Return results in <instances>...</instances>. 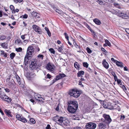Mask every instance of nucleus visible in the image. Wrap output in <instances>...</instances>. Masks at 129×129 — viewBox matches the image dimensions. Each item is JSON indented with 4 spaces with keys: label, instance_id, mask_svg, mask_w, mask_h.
Listing matches in <instances>:
<instances>
[{
    "label": "nucleus",
    "instance_id": "1",
    "mask_svg": "<svg viewBox=\"0 0 129 129\" xmlns=\"http://www.w3.org/2000/svg\"><path fill=\"white\" fill-rule=\"evenodd\" d=\"M78 108V104L75 101H71L69 103L68 106V110L71 113H74Z\"/></svg>",
    "mask_w": 129,
    "mask_h": 129
},
{
    "label": "nucleus",
    "instance_id": "2",
    "mask_svg": "<svg viewBox=\"0 0 129 129\" xmlns=\"http://www.w3.org/2000/svg\"><path fill=\"white\" fill-rule=\"evenodd\" d=\"M69 94L71 96L77 98L79 96L80 92L76 90L73 89L70 91Z\"/></svg>",
    "mask_w": 129,
    "mask_h": 129
},
{
    "label": "nucleus",
    "instance_id": "3",
    "mask_svg": "<svg viewBox=\"0 0 129 129\" xmlns=\"http://www.w3.org/2000/svg\"><path fill=\"white\" fill-rule=\"evenodd\" d=\"M0 97L3 100L8 102H10L11 99L7 96L4 92H0Z\"/></svg>",
    "mask_w": 129,
    "mask_h": 129
},
{
    "label": "nucleus",
    "instance_id": "4",
    "mask_svg": "<svg viewBox=\"0 0 129 129\" xmlns=\"http://www.w3.org/2000/svg\"><path fill=\"white\" fill-rule=\"evenodd\" d=\"M103 117L104 118V122L106 124H109L111 122L112 119L109 115L104 114L103 115Z\"/></svg>",
    "mask_w": 129,
    "mask_h": 129
},
{
    "label": "nucleus",
    "instance_id": "5",
    "mask_svg": "<svg viewBox=\"0 0 129 129\" xmlns=\"http://www.w3.org/2000/svg\"><path fill=\"white\" fill-rule=\"evenodd\" d=\"M30 67L32 70L38 68V65H37V61L36 59H34L32 60Z\"/></svg>",
    "mask_w": 129,
    "mask_h": 129
},
{
    "label": "nucleus",
    "instance_id": "6",
    "mask_svg": "<svg viewBox=\"0 0 129 129\" xmlns=\"http://www.w3.org/2000/svg\"><path fill=\"white\" fill-rule=\"evenodd\" d=\"M96 127V125L95 123L89 122L87 123L86 125L85 128L87 129H94Z\"/></svg>",
    "mask_w": 129,
    "mask_h": 129
},
{
    "label": "nucleus",
    "instance_id": "7",
    "mask_svg": "<svg viewBox=\"0 0 129 129\" xmlns=\"http://www.w3.org/2000/svg\"><path fill=\"white\" fill-rule=\"evenodd\" d=\"M54 65L50 63H48L46 66V69L52 72H54Z\"/></svg>",
    "mask_w": 129,
    "mask_h": 129
},
{
    "label": "nucleus",
    "instance_id": "8",
    "mask_svg": "<svg viewBox=\"0 0 129 129\" xmlns=\"http://www.w3.org/2000/svg\"><path fill=\"white\" fill-rule=\"evenodd\" d=\"M66 76V75L64 74H59L53 80L52 83H54L56 81L62 78H63Z\"/></svg>",
    "mask_w": 129,
    "mask_h": 129
},
{
    "label": "nucleus",
    "instance_id": "9",
    "mask_svg": "<svg viewBox=\"0 0 129 129\" xmlns=\"http://www.w3.org/2000/svg\"><path fill=\"white\" fill-rule=\"evenodd\" d=\"M34 52V49L33 46H29L27 48L26 55L31 56Z\"/></svg>",
    "mask_w": 129,
    "mask_h": 129
},
{
    "label": "nucleus",
    "instance_id": "10",
    "mask_svg": "<svg viewBox=\"0 0 129 129\" xmlns=\"http://www.w3.org/2000/svg\"><path fill=\"white\" fill-rule=\"evenodd\" d=\"M34 30L36 32L39 34H40L42 33V31L39 27L36 25H33L32 26Z\"/></svg>",
    "mask_w": 129,
    "mask_h": 129
},
{
    "label": "nucleus",
    "instance_id": "11",
    "mask_svg": "<svg viewBox=\"0 0 129 129\" xmlns=\"http://www.w3.org/2000/svg\"><path fill=\"white\" fill-rule=\"evenodd\" d=\"M34 96L36 99L39 101H41L43 99L41 95L38 93H35Z\"/></svg>",
    "mask_w": 129,
    "mask_h": 129
},
{
    "label": "nucleus",
    "instance_id": "12",
    "mask_svg": "<svg viewBox=\"0 0 129 129\" xmlns=\"http://www.w3.org/2000/svg\"><path fill=\"white\" fill-rule=\"evenodd\" d=\"M74 44L77 52H82V50L81 49L80 47L78 45L76 42L74 43Z\"/></svg>",
    "mask_w": 129,
    "mask_h": 129
},
{
    "label": "nucleus",
    "instance_id": "13",
    "mask_svg": "<svg viewBox=\"0 0 129 129\" xmlns=\"http://www.w3.org/2000/svg\"><path fill=\"white\" fill-rule=\"evenodd\" d=\"M102 64L104 67L106 69H108L109 68V64L106 61V60L105 59H104L103 60L102 62Z\"/></svg>",
    "mask_w": 129,
    "mask_h": 129
},
{
    "label": "nucleus",
    "instance_id": "14",
    "mask_svg": "<svg viewBox=\"0 0 129 129\" xmlns=\"http://www.w3.org/2000/svg\"><path fill=\"white\" fill-rule=\"evenodd\" d=\"M98 126L100 129H104L106 128L105 124L103 122H101L99 123Z\"/></svg>",
    "mask_w": 129,
    "mask_h": 129
},
{
    "label": "nucleus",
    "instance_id": "15",
    "mask_svg": "<svg viewBox=\"0 0 129 129\" xmlns=\"http://www.w3.org/2000/svg\"><path fill=\"white\" fill-rule=\"evenodd\" d=\"M30 56L26 55L24 59V62L25 64H26L28 63V60L30 58Z\"/></svg>",
    "mask_w": 129,
    "mask_h": 129
},
{
    "label": "nucleus",
    "instance_id": "16",
    "mask_svg": "<svg viewBox=\"0 0 129 129\" xmlns=\"http://www.w3.org/2000/svg\"><path fill=\"white\" fill-rule=\"evenodd\" d=\"M69 121L67 119L64 118L61 125L68 126L69 124Z\"/></svg>",
    "mask_w": 129,
    "mask_h": 129
},
{
    "label": "nucleus",
    "instance_id": "17",
    "mask_svg": "<svg viewBox=\"0 0 129 129\" xmlns=\"http://www.w3.org/2000/svg\"><path fill=\"white\" fill-rule=\"evenodd\" d=\"M64 119V118L63 117H60L57 123L59 124L62 125Z\"/></svg>",
    "mask_w": 129,
    "mask_h": 129
},
{
    "label": "nucleus",
    "instance_id": "18",
    "mask_svg": "<svg viewBox=\"0 0 129 129\" xmlns=\"http://www.w3.org/2000/svg\"><path fill=\"white\" fill-rule=\"evenodd\" d=\"M4 112L5 114L9 117H12V115L11 114V112L10 110H8L7 109H5Z\"/></svg>",
    "mask_w": 129,
    "mask_h": 129
},
{
    "label": "nucleus",
    "instance_id": "19",
    "mask_svg": "<svg viewBox=\"0 0 129 129\" xmlns=\"http://www.w3.org/2000/svg\"><path fill=\"white\" fill-rule=\"evenodd\" d=\"M107 107H105V108H107L109 109H113V106L111 105L110 103H107Z\"/></svg>",
    "mask_w": 129,
    "mask_h": 129
},
{
    "label": "nucleus",
    "instance_id": "20",
    "mask_svg": "<svg viewBox=\"0 0 129 129\" xmlns=\"http://www.w3.org/2000/svg\"><path fill=\"white\" fill-rule=\"evenodd\" d=\"M118 15L119 16L122 17H127V15L126 14L122 12L119 13Z\"/></svg>",
    "mask_w": 129,
    "mask_h": 129
},
{
    "label": "nucleus",
    "instance_id": "21",
    "mask_svg": "<svg viewBox=\"0 0 129 129\" xmlns=\"http://www.w3.org/2000/svg\"><path fill=\"white\" fill-rule=\"evenodd\" d=\"M93 22L96 24L100 25L101 23L100 21L97 19H95L93 20Z\"/></svg>",
    "mask_w": 129,
    "mask_h": 129
},
{
    "label": "nucleus",
    "instance_id": "22",
    "mask_svg": "<svg viewBox=\"0 0 129 129\" xmlns=\"http://www.w3.org/2000/svg\"><path fill=\"white\" fill-rule=\"evenodd\" d=\"M1 45L3 48L5 49L7 48L8 46V44L5 42L1 43Z\"/></svg>",
    "mask_w": 129,
    "mask_h": 129
},
{
    "label": "nucleus",
    "instance_id": "23",
    "mask_svg": "<svg viewBox=\"0 0 129 129\" xmlns=\"http://www.w3.org/2000/svg\"><path fill=\"white\" fill-rule=\"evenodd\" d=\"M0 55H3L5 57L7 56L6 53H5L4 51L3 50H0Z\"/></svg>",
    "mask_w": 129,
    "mask_h": 129
},
{
    "label": "nucleus",
    "instance_id": "24",
    "mask_svg": "<svg viewBox=\"0 0 129 129\" xmlns=\"http://www.w3.org/2000/svg\"><path fill=\"white\" fill-rule=\"evenodd\" d=\"M19 120L23 122L24 123H25L27 122V119L24 117L22 116Z\"/></svg>",
    "mask_w": 129,
    "mask_h": 129
},
{
    "label": "nucleus",
    "instance_id": "25",
    "mask_svg": "<svg viewBox=\"0 0 129 129\" xmlns=\"http://www.w3.org/2000/svg\"><path fill=\"white\" fill-rule=\"evenodd\" d=\"M84 72L83 71H81L78 72L77 73V76L78 77H80L82 75H84Z\"/></svg>",
    "mask_w": 129,
    "mask_h": 129
},
{
    "label": "nucleus",
    "instance_id": "26",
    "mask_svg": "<svg viewBox=\"0 0 129 129\" xmlns=\"http://www.w3.org/2000/svg\"><path fill=\"white\" fill-rule=\"evenodd\" d=\"M116 64L118 66L122 67H123V63L121 62L116 61Z\"/></svg>",
    "mask_w": 129,
    "mask_h": 129
},
{
    "label": "nucleus",
    "instance_id": "27",
    "mask_svg": "<svg viewBox=\"0 0 129 129\" xmlns=\"http://www.w3.org/2000/svg\"><path fill=\"white\" fill-rule=\"evenodd\" d=\"M15 43L18 45H20L22 43L21 40L19 39H17L15 41Z\"/></svg>",
    "mask_w": 129,
    "mask_h": 129
},
{
    "label": "nucleus",
    "instance_id": "28",
    "mask_svg": "<svg viewBox=\"0 0 129 129\" xmlns=\"http://www.w3.org/2000/svg\"><path fill=\"white\" fill-rule=\"evenodd\" d=\"M74 66L75 68L77 69H79L80 67V65L77 62H76L74 63Z\"/></svg>",
    "mask_w": 129,
    "mask_h": 129
},
{
    "label": "nucleus",
    "instance_id": "29",
    "mask_svg": "<svg viewBox=\"0 0 129 129\" xmlns=\"http://www.w3.org/2000/svg\"><path fill=\"white\" fill-rule=\"evenodd\" d=\"M59 117L58 116H56L53 117V120L57 123Z\"/></svg>",
    "mask_w": 129,
    "mask_h": 129
},
{
    "label": "nucleus",
    "instance_id": "30",
    "mask_svg": "<svg viewBox=\"0 0 129 129\" xmlns=\"http://www.w3.org/2000/svg\"><path fill=\"white\" fill-rule=\"evenodd\" d=\"M37 13L35 12H33L32 13V15L34 17H35L36 18H38L39 16H38Z\"/></svg>",
    "mask_w": 129,
    "mask_h": 129
},
{
    "label": "nucleus",
    "instance_id": "31",
    "mask_svg": "<svg viewBox=\"0 0 129 129\" xmlns=\"http://www.w3.org/2000/svg\"><path fill=\"white\" fill-rule=\"evenodd\" d=\"M105 43L106 44H107V45L109 47L111 46V43L107 39L105 40Z\"/></svg>",
    "mask_w": 129,
    "mask_h": 129
},
{
    "label": "nucleus",
    "instance_id": "32",
    "mask_svg": "<svg viewBox=\"0 0 129 129\" xmlns=\"http://www.w3.org/2000/svg\"><path fill=\"white\" fill-rule=\"evenodd\" d=\"M119 86L124 91L127 90L126 87L123 85H122V84H121Z\"/></svg>",
    "mask_w": 129,
    "mask_h": 129
},
{
    "label": "nucleus",
    "instance_id": "33",
    "mask_svg": "<svg viewBox=\"0 0 129 129\" xmlns=\"http://www.w3.org/2000/svg\"><path fill=\"white\" fill-rule=\"evenodd\" d=\"M15 55V54L14 53H12L10 54V57L11 59H13Z\"/></svg>",
    "mask_w": 129,
    "mask_h": 129
},
{
    "label": "nucleus",
    "instance_id": "34",
    "mask_svg": "<svg viewBox=\"0 0 129 129\" xmlns=\"http://www.w3.org/2000/svg\"><path fill=\"white\" fill-rule=\"evenodd\" d=\"M35 76H36V74H35L34 73V74H33V73H31L30 74V76L29 77H27V78H29V79L30 80V78H33V77Z\"/></svg>",
    "mask_w": 129,
    "mask_h": 129
},
{
    "label": "nucleus",
    "instance_id": "35",
    "mask_svg": "<svg viewBox=\"0 0 129 129\" xmlns=\"http://www.w3.org/2000/svg\"><path fill=\"white\" fill-rule=\"evenodd\" d=\"M16 51L17 52H21L22 51V49L21 47L16 48L15 49Z\"/></svg>",
    "mask_w": 129,
    "mask_h": 129
},
{
    "label": "nucleus",
    "instance_id": "36",
    "mask_svg": "<svg viewBox=\"0 0 129 129\" xmlns=\"http://www.w3.org/2000/svg\"><path fill=\"white\" fill-rule=\"evenodd\" d=\"M83 65L84 67L87 68L88 66V64L86 62H84L83 63Z\"/></svg>",
    "mask_w": 129,
    "mask_h": 129
},
{
    "label": "nucleus",
    "instance_id": "37",
    "mask_svg": "<svg viewBox=\"0 0 129 129\" xmlns=\"http://www.w3.org/2000/svg\"><path fill=\"white\" fill-rule=\"evenodd\" d=\"M86 50L87 52L89 54L91 53L92 52V51L88 47L86 48Z\"/></svg>",
    "mask_w": 129,
    "mask_h": 129
},
{
    "label": "nucleus",
    "instance_id": "38",
    "mask_svg": "<svg viewBox=\"0 0 129 129\" xmlns=\"http://www.w3.org/2000/svg\"><path fill=\"white\" fill-rule=\"evenodd\" d=\"M49 51L52 53L54 54L55 53V51L53 48H50L49 49Z\"/></svg>",
    "mask_w": 129,
    "mask_h": 129
},
{
    "label": "nucleus",
    "instance_id": "39",
    "mask_svg": "<svg viewBox=\"0 0 129 129\" xmlns=\"http://www.w3.org/2000/svg\"><path fill=\"white\" fill-rule=\"evenodd\" d=\"M7 84L8 85L10 86H12L13 85V84L12 82L9 80H8V81H7Z\"/></svg>",
    "mask_w": 129,
    "mask_h": 129
},
{
    "label": "nucleus",
    "instance_id": "40",
    "mask_svg": "<svg viewBox=\"0 0 129 129\" xmlns=\"http://www.w3.org/2000/svg\"><path fill=\"white\" fill-rule=\"evenodd\" d=\"M29 121L31 123L33 124H35L36 123V121L33 118H31L29 119Z\"/></svg>",
    "mask_w": 129,
    "mask_h": 129
},
{
    "label": "nucleus",
    "instance_id": "41",
    "mask_svg": "<svg viewBox=\"0 0 129 129\" xmlns=\"http://www.w3.org/2000/svg\"><path fill=\"white\" fill-rule=\"evenodd\" d=\"M63 46H61L60 47H59L58 49V51L59 52H61L63 49Z\"/></svg>",
    "mask_w": 129,
    "mask_h": 129
},
{
    "label": "nucleus",
    "instance_id": "42",
    "mask_svg": "<svg viewBox=\"0 0 129 129\" xmlns=\"http://www.w3.org/2000/svg\"><path fill=\"white\" fill-rule=\"evenodd\" d=\"M6 37L4 35H2L0 36V39L2 40H4L6 39Z\"/></svg>",
    "mask_w": 129,
    "mask_h": 129
},
{
    "label": "nucleus",
    "instance_id": "43",
    "mask_svg": "<svg viewBox=\"0 0 129 129\" xmlns=\"http://www.w3.org/2000/svg\"><path fill=\"white\" fill-rule=\"evenodd\" d=\"M22 116H20L19 115V114H17L16 116V117L17 119L19 120L20 119L21 117Z\"/></svg>",
    "mask_w": 129,
    "mask_h": 129
},
{
    "label": "nucleus",
    "instance_id": "44",
    "mask_svg": "<svg viewBox=\"0 0 129 129\" xmlns=\"http://www.w3.org/2000/svg\"><path fill=\"white\" fill-rule=\"evenodd\" d=\"M37 57L38 58H41L42 60L43 59L44 56L42 54H39L38 56Z\"/></svg>",
    "mask_w": 129,
    "mask_h": 129
},
{
    "label": "nucleus",
    "instance_id": "45",
    "mask_svg": "<svg viewBox=\"0 0 129 129\" xmlns=\"http://www.w3.org/2000/svg\"><path fill=\"white\" fill-rule=\"evenodd\" d=\"M117 81L118 84V85H119V86L120 85L122 84L121 81L119 79L117 80Z\"/></svg>",
    "mask_w": 129,
    "mask_h": 129
},
{
    "label": "nucleus",
    "instance_id": "46",
    "mask_svg": "<svg viewBox=\"0 0 129 129\" xmlns=\"http://www.w3.org/2000/svg\"><path fill=\"white\" fill-rule=\"evenodd\" d=\"M10 8L12 12V11H13L14 10V6L13 5H11L10 7Z\"/></svg>",
    "mask_w": 129,
    "mask_h": 129
},
{
    "label": "nucleus",
    "instance_id": "47",
    "mask_svg": "<svg viewBox=\"0 0 129 129\" xmlns=\"http://www.w3.org/2000/svg\"><path fill=\"white\" fill-rule=\"evenodd\" d=\"M19 11V10L18 9H17L15 10H14L13 11H12V13L13 14H15L16 12H17Z\"/></svg>",
    "mask_w": 129,
    "mask_h": 129
},
{
    "label": "nucleus",
    "instance_id": "48",
    "mask_svg": "<svg viewBox=\"0 0 129 129\" xmlns=\"http://www.w3.org/2000/svg\"><path fill=\"white\" fill-rule=\"evenodd\" d=\"M22 17L23 18L26 19L28 17V15L26 14H25L24 15H22Z\"/></svg>",
    "mask_w": 129,
    "mask_h": 129
},
{
    "label": "nucleus",
    "instance_id": "49",
    "mask_svg": "<svg viewBox=\"0 0 129 129\" xmlns=\"http://www.w3.org/2000/svg\"><path fill=\"white\" fill-rule=\"evenodd\" d=\"M17 77H18V79H17V81L18 82V83L20 85L21 83V82L20 81V78L18 75H17Z\"/></svg>",
    "mask_w": 129,
    "mask_h": 129
},
{
    "label": "nucleus",
    "instance_id": "50",
    "mask_svg": "<svg viewBox=\"0 0 129 129\" xmlns=\"http://www.w3.org/2000/svg\"><path fill=\"white\" fill-rule=\"evenodd\" d=\"M26 35H27L26 34H25L24 35H22L21 36V37L22 40H24L25 38V36Z\"/></svg>",
    "mask_w": 129,
    "mask_h": 129
},
{
    "label": "nucleus",
    "instance_id": "51",
    "mask_svg": "<svg viewBox=\"0 0 129 129\" xmlns=\"http://www.w3.org/2000/svg\"><path fill=\"white\" fill-rule=\"evenodd\" d=\"M114 6L116 7H117L119 8L118 7L119 6V4H118L115 3H114Z\"/></svg>",
    "mask_w": 129,
    "mask_h": 129
},
{
    "label": "nucleus",
    "instance_id": "52",
    "mask_svg": "<svg viewBox=\"0 0 129 129\" xmlns=\"http://www.w3.org/2000/svg\"><path fill=\"white\" fill-rule=\"evenodd\" d=\"M55 11L56 12L58 13L59 14H61L62 12L61 10L58 9H56Z\"/></svg>",
    "mask_w": 129,
    "mask_h": 129
},
{
    "label": "nucleus",
    "instance_id": "53",
    "mask_svg": "<svg viewBox=\"0 0 129 129\" xmlns=\"http://www.w3.org/2000/svg\"><path fill=\"white\" fill-rule=\"evenodd\" d=\"M46 129H51L50 125L49 124H48L47 125V126L46 127Z\"/></svg>",
    "mask_w": 129,
    "mask_h": 129
},
{
    "label": "nucleus",
    "instance_id": "54",
    "mask_svg": "<svg viewBox=\"0 0 129 129\" xmlns=\"http://www.w3.org/2000/svg\"><path fill=\"white\" fill-rule=\"evenodd\" d=\"M47 78L49 79H50L51 77V76L49 74H48L46 75Z\"/></svg>",
    "mask_w": 129,
    "mask_h": 129
},
{
    "label": "nucleus",
    "instance_id": "55",
    "mask_svg": "<svg viewBox=\"0 0 129 129\" xmlns=\"http://www.w3.org/2000/svg\"><path fill=\"white\" fill-rule=\"evenodd\" d=\"M4 89L5 91L7 92H9L10 91V90L9 89L7 88H5Z\"/></svg>",
    "mask_w": 129,
    "mask_h": 129
},
{
    "label": "nucleus",
    "instance_id": "56",
    "mask_svg": "<svg viewBox=\"0 0 129 129\" xmlns=\"http://www.w3.org/2000/svg\"><path fill=\"white\" fill-rule=\"evenodd\" d=\"M98 2H99V4L100 5H102L103 3V2L102 1L99 0Z\"/></svg>",
    "mask_w": 129,
    "mask_h": 129
},
{
    "label": "nucleus",
    "instance_id": "57",
    "mask_svg": "<svg viewBox=\"0 0 129 129\" xmlns=\"http://www.w3.org/2000/svg\"><path fill=\"white\" fill-rule=\"evenodd\" d=\"M125 118V116L124 115H121V117H120V119H121L123 120Z\"/></svg>",
    "mask_w": 129,
    "mask_h": 129
},
{
    "label": "nucleus",
    "instance_id": "58",
    "mask_svg": "<svg viewBox=\"0 0 129 129\" xmlns=\"http://www.w3.org/2000/svg\"><path fill=\"white\" fill-rule=\"evenodd\" d=\"M47 33L48 36L49 37H50L51 36V34L50 31L49 30L47 32Z\"/></svg>",
    "mask_w": 129,
    "mask_h": 129
},
{
    "label": "nucleus",
    "instance_id": "59",
    "mask_svg": "<svg viewBox=\"0 0 129 129\" xmlns=\"http://www.w3.org/2000/svg\"><path fill=\"white\" fill-rule=\"evenodd\" d=\"M73 129H82L81 127H77L73 128Z\"/></svg>",
    "mask_w": 129,
    "mask_h": 129
},
{
    "label": "nucleus",
    "instance_id": "60",
    "mask_svg": "<svg viewBox=\"0 0 129 129\" xmlns=\"http://www.w3.org/2000/svg\"><path fill=\"white\" fill-rule=\"evenodd\" d=\"M128 69L126 67H124V70L125 71H127L128 70Z\"/></svg>",
    "mask_w": 129,
    "mask_h": 129
},
{
    "label": "nucleus",
    "instance_id": "61",
    "mask_svg": "<svg viewBox=\"0 0 129 129\" xmlns=\"http://www.w3.org/2000/svg\"><path fill=\"white\" fill-rule=\"evenodd\" d=\"M111 60L112 61H114V62H115L116 63V61H117V60H115L113 58H111Z\"/></svg>",
    "mask_w": 129,
    "mask_h": 129
},
{
    "label": "nucleus",
    "instance_id": "62",
    "mask_svg": "<svg viewBox=\"0 0 129 129\" xmlns=\"http://www.w3.org/2000/svg\"><path fill=\"white\" fill-rule=\"evenodd\" d=\"M0 112L3 115H4V114L3 112L1 110V109H0Z\"/></svg>",
    "mask_w": 129,
    "mask_h": 129
},
{
    "label": "nucleus",
    "instance_id": "63",
    "mask_svg": "<svg viewBox=\"0 0 129 129\" xmlns=\"http://www.w3.org/2000/svg\"><path fill=\"white\" fill-rule=\"evenodd\" d=\"M102 51L104 52L105 53H106L107 52L103 48H102Z\"/></svg>",
    "mask_w": 129,
    "mask_h": 129
},
{
    "label": "nucleus",
    "instance_id": "64",
    "mask_svg": "<svg viewBox=\"0 0 129 129\" xmlns=\"http://www.w3.org/2000/svg\"><path fill=\"white\" fill-rule=\"evenodd\" d=\"M114 79L115 81H116L118 79H117V77L116 76H114Z\"/></svg>",
    "mask_w": 129,
    "mask_h": 129
}]
</instances>
